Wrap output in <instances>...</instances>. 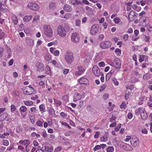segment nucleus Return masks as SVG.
<instances>
[{"mask_svg":"<svg viewBox=\"0 0 152 152\" xmlns=\"http://www.w3.org/2000/svg\"><path fill=\"white\" fill-rule=\"evenodd\" d=\"M30 143V141L28 140H24V143L23 145L26 146H27Z\"/></svg>","mask_w":152,"mask_h":152,"instance_id":"2f4dec72","label":"nucleus"},{"mask_svg":"<svg viewBox=\"0 0 152 152\" xmlns=\"http://www.w3.org/2000/svg\"><path fill=\"white\" fill-rule=\"evenodd\" d=\"M70 28L69 26L67 24H62L59 25L57 28L58 34L61 37H64L66 35V33L69 31Z\"/></svg>","mask_w":152,"mask_h":152,"instance_id":"f257e3e1","label":"nucleus"},{"mask_svg":"<svg viewBox=\"0 0 152 152\" xmlns=\"http://www.w3.org/2000/svg\"><path fill=\"white\" fill-rule=\"evenodd\" d=\"M54 111L52 107H50L49 109L48 110V112L49 115H52Z\"/></svg>","mask_w":152,"mask_h":152,"instance_id":"4c0bfd02","label":"nucleus"},{"mask_svg":"<svg viewBox=\"0 0 152 152\" xmlns=\"http://www.w3.org/2000/svg\"><path fill=\"white\" fill-rule=\"evenodd\" d=\"M149 75L148 73H146L143 76V79L145 80H147L148 79V77Z\"/></svg>","mask_w":152,"mask_h":152,"instance_id":"09e8293b","label":"nucleus"},{"mask_svg":"<svg viewBox=\"0 0 152 152\" xmlns=\"http://www.w3.org/2000/svg\"><path fill=\"white\" fill-rule=\"evenodd\" d=\"M113 64L115 66V67L118 69H119L121 66V61L120 60L118 59H115L114 60Z\"/></svg>","mask_w":152,"mask_h":152,"instance_id":"4468645a","label":"nucleus"},{"mask_svg":"<svg viewBox=\"0 0 152 152\" xmlns=\"http://www.w3.org/2000/svg\"><path fill=\"white\" fill-rule=\"evenodd\" d=\"M131 144L132 145L135 147H137L138 146L139 143V140L137 138H135L134 139V140H133L131 141Z\"/></svg>","mask_w":152,"mask_h":152,"instance_id":"dca6fc26","label":"nucleus"},{"mask_svg":"<svg viewBox=\"0 0 152 152\" xmlns=\"http://www.w3.org/2000/svg\"><path fill=\"white\" fill-rule=\"evenodd\" d=\"M141 131L143 134H147L148 132L147 130L145 129H142Z\"/></svg>","mask_w":152,"mask_h":152,"instance_id":"338daca9","label":"nucleus"},{"mask_svg":"<svg viewBox=\"0 0 152 152\" xmlns=\"http://www.w3.org/2000/svg\"><path fill=\"white\" fill-rule=\"evenodd\" d=\"M101 148V147L100 145H97L95 146L93 150L94 151H96L100 149Z\"/></svg>","mask_w":152,"mask_h":152,"instance_id":"72a5a7b5","label":"nucleus"},{"mask_svg":"<svg viewBox=\"0 0 152 152\" xmlns=\"http://www.w3.org/2000/svg\"><path fill=\"white\" fill-rule=\"evenodd\" d=\"M11 110L12 111L14 112L16 110V107L14 105L12 104L11 106Z\"/></svg>","mask_w":152,"mask_h":152,"instance_id":"603ef678","label":"nucleus"},{"mask_svg":"<svg viewBox=\"0 0 152 152\" xmlns=\"http://www.w3.org/2000/svg\"><path fill=\"white\" fill-rule=\"evenodd\" d=\"M121 126V124H118L117 126L115 128V131L118 132L119 131V129L120 128Z\"/></svg>","mask_w":152,"mask_h":152,"instance_id":"e433bc0d","label":"nucleus"},{"mask_svg":"<svg viewBox=\"0 0 152 152\" xmlns=\"http://www.w3.org/2000/svg\"><path fill=\"white\" fill-rule=\"evenodd\" d=\"M3 143V145L6 146H7L9 144L8 141L7 140H4Z\"/></svg>","mask_w":152,"mask_h":152,"instance_id":"a19ab883","label":"nucleus"},{"mask_svg":"<svg viewBox=\"0 0 152 152\" xmlns=\"http://www.w3.org/2000/svg\"><path fill=\"white\" fill-rule=\"evenodd\" d=\"M55 4L53 2H51L49 4V9L51 10H53L55 9L56 7Z\"/></svg>","mask_w":152,"mask_h":152,"instance_id":"bb28decb","label":"nucleus"},{"mask_svg":"<svg viewBox=\"0 0 152 152\" xmlns=\"http://www.w3.org/2000/svg\"><path fill=\"white\" fill-rule=\"evenodd\" d=\"M71 3L74 5H77L81 3L80 1L78 0H72Z\"/></svg>","mask_w":152,"mask_h":152,"instance_id":"b1692460","label":"nucleus"},{"mask_svg":"<svg viewBox=\"0 0 152 152\" xmlns=\"http://www.w3.org/2000/svg\"><path fill=\"white\" fill-rule=\"evenodd\" d=\"M84 71L85 69L83 67L81 66H78L77 69V71L75 72V74L76 75L79 76L81 75Z\"/></svg>","mask_w":152,"mask_h":152,"instance_id":"1a4fd4ad","label":"nucleus"},{"mask_svg":"<svg viewBox=\"0 0 152 152\" xmlns=\"http://www.w3.org/2000/svg\"><path fill=\"white\" fill-rule=\"evenodd\" d=\"M136 14V12L134 11H132L129 12L128 15V18L130 21H133L135 18Z\"/></svg>","mask_w":152,"mask_h":152,"instance_id":"9d476101","label":"nucleus"},{"mask_svg":"<svg viewBox=\"0 0 152 152\" xmlns=\"http://www.w3.org/2000/svg\"><path fill=\"white\" fill-rule=\"evenodd\" d=\"M55 48H50V51L52 53H54L55 52Z\"/></svg>","mask_w":152,"mask_h":152,"instance_id":"774afa93","label":"nucleus"},{"mask_svg":"<svg viewBox=\"0 0 152 152\" xmlns=\"http://www.w3.org/2000/svg\"><path fill=\"white\" fill-rule=\"evenodd\" d=\"M36 66L37 67V71L39 72H41L44 70L45 66L42 62H38L36 64Z\"/></svg>","mask_w":152,"mask_h":152,"instance_id":"9b49d317","label":"nucleus"},{"mask_svg":"<svg viewBox=\"0 0 152 152\" xmlns=\"http://www.w3.org/2000/svg\"><path fill=\"white\" fill-rule=\"evenodd\" d=\"M99 29V26L98 24H94L91 28L90 30V34L92 35L96 34L98 32Z\"/></svg>","mask_w":152,"mask_h":152,"instance_id":"39448f33","label":"nucleus"},{"mask_svg":"<svg viewBox=\"0 0 152 152\" xmlns=\"http://www.w3.org/2000/svg\"><path fill=\"white\" fill-rule=\"evenodd\" d=\"M69 72V69H64L63 70V73L64 74H67Z\"/></svg>","mask_w":152,"mask_h":152,"instance_id":"e2e57ef3","label":"nucleus"},{"mask_svg":"<svg viewBox=\"0 0 152 152\" xmlns=\"http://www.w3.org/2000/svg\"><path fill=\"white\" fill-rule=\"evenodd\" d=\"M113 21L116 24H118L121 21V19L118 17H115L113 20Z\"/></svg>","mask_w":152,"mask_h":152,"instance_id":"a878e982","label":"nucleus"},{"mask_svg":"<svg viewBox=\"0 0 152 152\" xmlns=\"http://www.w3.org/2000/svg\"><path fill=\"white\" fill-rule=\"evenodd\" d=\"M82 98L81 95L80 94H79L76 92L74 94L73 101L74 102H76L77 101L80 100Z\"/></svg>","mask_w":152,"mask_h":152,"instance_id":"ddd939ff","label":"nucleus"},{"mask_svg":"<svg viewBox=\"0 0 152 152\" xmlns=\"http://www.w3.org/2000/svg\"><path fill=\"white\" fill-rule=\"evenodd\" d=\"M54 99L55 102L56 104H57L58 105H60L62 103L61 101H60L58 99Z\"/></svg>","mask_w":152,"mask_h":152,"instance_id":"c03bdc74","label":"nucleus"},{"mask_svg":"<svg viewBox=\"0 0 152 152\" xmlns=\"http://www.w3.org/2000/svg\"><path fill=\"white\" fill-rule=\"evenodd\" d=\"M5 35L4 32L2 30L0 29V39H2Z\"/></svg>","mask_w":152,"mask_h":152,"instance_id":"58836bf2","label":"nucleus"},{"mask_svg":"<svg viewBox=\"0 0 152 152\" xmlns=\"http://www.w3.org/2000/svg\"><path fill=\"white\" fill-rule=\"evenodd\" d=\"M61 124L62 125H64L66 126H67L68 127V128H69V129H70L71 128V126H69V125L68 124L65 122L62 121L61 122Z\"/></svg>","mask_w":152,"mask_h":152,"instance_id":"37998d69","label":"nucleus"},{"mask_svg":"<svg viewBox=\"0 0 152 152\" xmlns=\"http://www.w3.org/2000/svg\"><path fill=\"white\" fill-rule=\"evenodd\" d=\"M87 19V17H85L83 18L82 19V22L83 23H85Z\"/></svg>","mask_w":152,"mask_h":152,"instance_id":"69168bd1","label":"nucleus"},{"mask_svg":"<svg viewBox=\"0 0 152 152\" xmlns=\"http://www.w3.org/2000/svg\"><path fill=\"white\" fill-rule=\"evenodd\" d=\"M45 58L48 61H50L51 59V56L49 54H47L45 55Z\"/></svg>","mask_w":152,"mask_h":152,"instance_id":"393cba45","label":"nucleus"},{"mask_svg":"<svg viewBox=\"0 0 152 152\" xmlns=\"http://www.w3.org/2000/svg\"><path fill=\"white\" fill-rule=\"evenodd\" d=\"M114 150V148L113 147H109L107 149V151L108 152H112Z\"/></svg>","mask_w":152,"mask_h":152,"instance_id":"ea45409f","label":"nucleus"},{"mask_svg":"<svg viewBox=\"0 0 152 152\" xmlns=\"http://www.w3.org/2000/svg\"><path fill=\"white\" fill-rule=\"evenodd\" d=\"M99 65L101 67H104L105 66V63L104 62H101L99 63Z\"/></svg>","mask_w":152,"mask_h":152,"instance_id":"6e6d98bb","label":"nucleus"},{"mask_svg":"<svg viewBox=\"0 0 152 152\" xmlns=\"http://www.w3.org/2000/svg\"><path fill=\"white\" fill-rule=\"evenodd\" d=\"M54 54L56 56H58L59 55V52L58 50H56L55 51Z\"/></svg>","mask_w":152,"mask_h":152,"instance_id":"0e129e2a","label":"nucleus"},{"mask_svg":"<svg viewBox=\"0 0 152 152\" xmlns=\"http://www.w3.org/2000/svg\"><path fill=\"white\" fill-rule=\"evenodd\" d=\"M4 3H0V12H4L6 11L7 9L5 8Z\"/></svg>","mask_w":152,"mask_h":152,"instance_id":"412c9836","label":"nucleus"},{"mask_svg":"<svg viewBox=\"0 0 152 152\" xmlns=\"http://www.w3.org/2000/svg\"><path fill=\"white\" fill-rule=\"evenodd\" d=\"M45 70L46 74H49L50 73V68L48 66H46L45 68Z\"/></svg>","mask_w":152,"mask_h":152,"instance_id":"7c9ffc66","label":"nucleus"},{"mask_svg":"<svg viewBox=\"0 0 152 152\" xmlns=\"http://www.w3.org/2000/svg\"><path fill=\"white\" fill-rule=\"evenodd\" d=\"M25 104L27 106H30V105H33V102L31 101H26L24 102Z\"/></svg>","mask_w":152,"mask_h":152,"instance_id":"c756f323","label":"nucleus"},{"mask_svg":"<svg viewBox=\"0 0 152 152\" xmlns=\"http://www.w3.org/2000/svg\"><path fill=\"white\" fill-rule=\"evenodd\" d=\"M140 114L141 118L143 120H145L148 118L147 114L144 108H139L136 110L135 111V114L137 115H138Z\"/></svg>","mask_w":152,"mask_h":152,"instance_id":"f03ea898","label":"nucleus"},{"mask_svg":"<svg viewBox=\"0 0 152 152\" xmlns=\"http://www.w3.org/2000/svg\"><path fill=\"white\" fill-rule=\"evenodd\" d=\"M111 45L110 42L109 41H106L100 43V46L102 49H105L109 48Z\"/></svg>","mask_w":152,"mask_h":152,"instance_id":"6e6552de","label":"nucleus"},{"mask_svg":"<svg viewBox=\"0 0 152 152\" xmlns=\"http://www.w3.org/2000/svg\"><path fill=\"white\" fill-rule=\"evenodd\" d=\"M39 109L41 111L44 112L45 111V107L43 104H41L39 107Z\"/></svg>","mask_w":152,"mask_h":152,"instance_id":"c85d7f7f","label":"nucleus"},{"mask_svg":"<svg viewBox=\"0 0 152 152\" xmlns=\"http://www.w3.org/2000/svg\"><path fill=\"white\" fill-rule=\"evenodd\" d=\"M92 71L94 74L96 76H99L100 74V70L99 67L94 65L93 67Z\"/></svg>","mask_w":152,"mask_h":152,"instance_id":"f8f14e48","label":"nucleus"},{"mask_svg":"<svg viewBox=\"0 0 152 152\" xmlns=\"http://www.w3.org/2000/svg\"><path fill=\"white\" fill-rule=\"evenodd\" d=\"M64 9L67 12H71L72 10V7L70 5L66 4L64 5Z\"/></svg>","mask_w":152,"mask_h":152,"instance_id":"a211bd4d","label":"nucleus"},{"mask_svg":"<svg viewBox=\"0 0 152 152\" xmlns=\"http://www.w3.org/2000/svg\"><path fill=\"white\" fill-rule=\"evenodd\" d=\"M45 151L48 152H51V148L48 146H45Z\"/></svg>","mask_w":152,"mask_h":152,"instance_id":"49530a36","label":"nucleus"},{"mask_svg":"<svg viewBox=\"0 0 152 152\" xmlns=\"http://www.w3.org/2000/svg\"><path fill=\"white\" fill-rule=\"evenodd\" d=\"M27 109V108L25 106H21L19 109V110L20 112L21 115L23 117H24L25 116L26 113H25L24 115H23V113L24 114Z\"/></svg>","mask_w":152,"mask_h":152,"instance_id":"2eb2a0df","label":"nucleus"},{"mask_svg":"<svg viewBox=\"0 0 152 152\" xmlns=\"http://www.w3.org/2000/svg\"><path fill=\"white\" fill-rule=\"evenodd\" d=\"M145 56L143 55H141L140 56V58L139 59V61L140 62H142L144 60V57Z\"/></svg>","mask_w":152,"mask_h":152,"instance_id":"3c124183","label":"nucleus"},{"mask_svg":"<svg viewBox=\"0 0 152 152\" xmlns=\"http://www.w3.org/2000/svg\"><path fill=\"white\" fill-rule=\"evenodd\" d=\"M72 16V14L71 13H68L66 14L64 16V18H65L68 19L70 18Z\"/></svg>","mask_w":152,"mask_h":152,"instance_id":"79ce46f5","label":"nucleus"},{"mask_svg":"<svg viewBox=\"0 0 152 152\" xmlns=\"http://www.w3.org/2000/svg\"><path fill=\"white\" fill-rule=\"evenodd\" d=\"M116 119L115 117L112 115V117L110 119V122H113L114 121H115Z\"/></svg>","mask_w":152,"mask_h":152,"instance_id":"8fccbe9b","label":"nucleus"},{"mask_svg":"<svg viewBox=\"0 0 152 152\" xmlns=\"http://www.w3.org/2000/svg\"><path fill=\"white\" fill-rule=\"evenodd\" d=\"M12 18L13 22L15 24H17L18 22V20L16 16L14 15H12Z\"/></svg>","mask_w":152,"mask_h":152,"instance_id":"4be33fe9","label":"nucleus"},{"mask_svg":"<svg viewBox=\"0 0 152 152\" xmlns=\"http://www.w3.org/2000/svg\"><path fill=\"white\" fill-rule=\"evenodd\" d=\"M71 40L72 42L76 43H77L79 42V37L77 33H74L72 34Z\"/></svg>","mask_w":152,"mask_h":152,"instance_id":"0eeeda50","label":"nucleus"},{"mask_svg":"<svg viewBox=\"0 0 152 152\" xmlns=\"http://www.w3.org/2000/svg\"><path fill=\"white\" fill-rule=\"evenodd\" d=\"M133 117V114L132 113H129L128 114L127 117L129 119H131Z\"/></svg>","mask_w":152,"mask_h":152,"instance_id":"864d4df0","label":"nucleus"},{"mask_svg":"<svg viewBox=\"0 0 152 152\" xmlns=\"http://www.w3.org/2000/svg\"><path fill=\"white\" fill-rule=\"evenodd\" d=\"M81 23V21L79 19H76L75 22V25L76 26L79 27Z\"/></svg>","mask_w":152,"mask_h":152,"instance_id":"cd10ccee","label":"nucleus"},{"mask_svg":"<svg viewBox=\"0 0 152 152\" xmlns=\"http://www.w3.org/2000/svg\"><path fill=\"white\" fill-rule=\"evenodd\" d=\"M107 140V137L105 136H103V137L101 138V140L102 141H105Z\"/></svg>","mask_w":152,"mask_h":152,"instance_id":"4d7b16f0","label":"nucleus"},{"mask_svg":"<svg viewBox=\"0 0 152 152\" xmlns=\"http://www.w3.org/2000/svg\"><path fill=\"white\" fill-rule=\"evenodd\" d=\"M115 52L116 53H117V55L118 56H120L121 54V50L118 48L115 49Z\"/></svg>","mask_w":152,"mask_h":152,"instance_id":"f704fd0d","label":"nucleus"},{"mask_svg":"<svg viewBox=\"0 0 152 152\" xmlns=\"http://www.w3.org/2000/svg\"><path fill=\"white\" fill-rule=\"evenodd\" d=\"M7 115L8 114L7 113H4L0 116V119L1 120V121H3L7 118Z\"/></svg>","mask_w":152,"mask_h":152,"instance_id":"aec40b11","label":"nucleus"},{"mask_svg":"<svg viewBox=\"0 0 152 152\" xmlns=\"http://www.w3.org/2000/svg\"><path fill=\"white\" fill-rule=\"evenodd\" d=\"M27 7L31 10L34 11L37 10L39 8V6L37 4L35 3H28Z\"/></svg>","mask_w":152,"mask_h":152,"instance_id":"423d86ee","label":"nucleus"},{"mask_svg":"<svg viewBox=\"0 0 152 152\" xmlns=\"http://www.w3.org/2000/svg\"><path fill=\"white\" fill-rule=\"evenodd\" d=\"M62 149V148L61 146H59L57 147L55 150V151L56 152H58L61 150Z\"/></svg>","mask_w":152,"mask_h":152,"instance_id":"bf43d9fd","label":"nucleus"},{"mask_svg":"<svg viewBox=\"0 0 152 152\" xmlns=\"http://www.w3.org/2000/svg\"><path fill=\"white\" fill-rule=\"evenodd\" d=\"M126 105L125 102H123L120 106L121 108L125 109L126 106Z\"/></svg>","mask_w":152,"mask_h":152,"instance_id":"de8ad7c7","label":"nucleus"},{"mask_svg":"<svg viewBox=\"0 0 152 152\" xmlns=\"http://www.w3.org/2000/svg\"><path fill=\"white\" fill-rule=\"evenodd\" d=\"M146 17L144 16L140 18L139 21L140 22L145 23L146 21Z\"/></svg>","mask_w":152,"mask_h":152,"instance_id":"c9c22d12","label":"nucleus"},{"mask_svg":"<svg viewBox=\"0 0 152 152\" xmlns=\"http://www.w3.org/2000/svg\"><path fill=\"white\" fill-rule=\"evenodd\" d=\"M33 144L34 146H37L39 145V143L38 142L34 140L33 142Z\"/></svg>","mask_w":152,"mask_h":152,"instance_id":"052dcab7","label":"nucleus"},{"mask_svg":"<svg viewBox=\"0 0 152 152\" xmlns=\"http://www.w3.org/2000/svg\"><path fill=\"white\" fill-rule=\"evenodd\" d=\"M84 101H82L79 102L78 106L80 108H81L84 105Z\"/></svg>","mask_w":152,"mask_h":152,"instance_id":"a18cd8bd","label":"nucleus"},{"mask_svg":"<svg viewBox=\"0 0 152 152\" xmlns=\"http://www.w3.org/2000/svg\"><path fill=\"white\" fill-rule=\"evenodd\" d=\"M26 42L30 47H32L34 45V40L32 39H27Z\"/></svg>","mask_w":152,"mask_h":152,"instance_id":"6ab92c4d","label":"nucleus"},{"mask_svg":"<svg viewBox=\"0 0 152 152\" xmlns=\"http://www.w3.org/2000/svg\"><path fill=\"white\" fill-rule=\"evenodd\" d=\"M109 97V95L108 94H104L103 96V97L105 99H107Z\"/></svg>","mask_w":152,"mask_h":152,"instance_id":"13d9d810","label":"nucleus"},{"mask_svg":"<svg viewBox=\"0 0 152 152\" xmlns=\"http://www.w3.org/2000/svg\"><path fill=\"white\" fill-rule=\"evenodd\" d=\"M44 34L48 37L50 38L53 36V33L52 29L48 25H45L44 26Z\"/></svg>","mask_w":152,"mask_h":152,"instance_id":"7ed1b4c3","label":"nucleus"},{"mask_svg":"<svg viewBox=\"0 0 152 152\" xmlns=\"http://www.w3.org/2000/svg\"><path fill=\"white\" fill-rule=\"evenodd\" d=\"M126 137V138L124 140V141L125 142H127L129 141L131 139V137L130 136H127Z\"/></svg>","mask_w":152,"mask_h":152,"instance_id":"680f3d73","label":"nucleus"},{"mask_svg":"<svg viewBox=\"0 0 152 152\" xmlns=\"http://www.w3.org/2000/svg\"><path fill=\"white\" fill-rule=\"evenodd\" d=\"M32 17V16L31 15L25 16L23 18V20L26 22H28L31 19Z\"/></svg>","mask_w":152,"mask_h":152,"instance_id":"5701e85b","label":"nucleus"},{"mask_svg":"<svg viewBox=\"0 0 152 152\" xmlns=\"http://www.w3.org/2000/svg\"><path fill=\"white\" fill-rule=\"evenodd\" d=\"M64 58L68 64H71L74 59L73 53L70 51L66 52Z\"/></svg>","mask_w":152,"mask_h":152,"instance_id":"20e7f679","label":"nucleus"},{"mask_svg":"<svg viewBox=\"0 0 152 152\" xmlns=\"http://www.w3.org/2000/svg\"><path fill=\"white\" fill-rule=\"evenodd\" d=\"M36 124L39 127H42L43 126V122L40 121H39L36 122Z\"/></svg>","mask_w":152,"mask_h":152,"instance_id":"473e14b6","label":"nucleus"},{"mask_svg":"<svg viewBox=\"0 0 152 152\" xmlns=\"http://www.w3.org/2000/svg\"><path fill=\"white\" fill-rule=\"evenodd\" d=\"M14 146L13 145H10L7 148V150L10 151L12 149H13Z\"/></svg>","mask_w":152,"mask_h":152,"instance_id":"5fc2aeb1","label":"nucleus"},{"mask_svg":"<svg viewBox=\"0 0 152 152\" xmlns=\"http://www.w3.org/2000/svg\"><path fill=\"white\" fill-rule=\"evenodd\" d=\"M79 82L80 84H86L88 82V81L87 78L83 77L79 80Z\"/></svg>","mask_w":152,"mask_h":152,"instance_id":"f3484780","label":"nucleus"}]
</instances>
